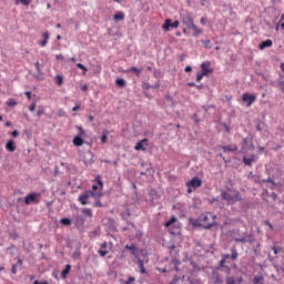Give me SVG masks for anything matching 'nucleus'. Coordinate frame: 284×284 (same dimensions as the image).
<instances>
[{
	"instance_id": "nucleus-1",
	"label": "nucleus",
	"mask_w": 284,
	"mask_h": 284,
	"mask_svg": "<svg viewBox=\"0 0 284 284\" xmlns=\"http://www.w3.org/2000/svg\"><path fill=\"white\" fill-rule=\"evenodd\" d=\"M229 272H230V267L215 268L211 273V277H210L211 283H213V284H225Z\"/></svg>"
},
{
	"instance_id": "nucleus-2",
	"label": "nucleus",
	"mask_w": 284,
	"mask_h": 284,
	"mask_svg": "<svg viewBox=\"0 0 284 284\" xmlns=\"http://www.w3.org/2000/svg\"><path fill=\"white\" fill-rule=\"evenodd\" d=\"M200 221L203 223L204 230H210L216 225V215L214 213L202 214Z\"/></svg>"
},
{
	"instance_id": "nucleus-3",
	"label": "nucleus",
	"mask_w": 284,
	"mask_h": 284,
	"mask_svg": "<svg viewBox=\"0 0 284 284\" xmlns=\"http://www.w3.org/2000/svg\"><path fill=\"white\" fill-rule=\"evenodd\" d=\"M91 196H92L93 199L99 200V199H101L102 193H101V192L85 191V192H83V193L79 196L78 201H79V203H81V205H88V199H91Z\"/></svg>"
},
{
	"instance_id": "nucleus-4",
	"label": "nucleus",
	"mask_w": 284,
	"mask_h": 284,
	"mask_svg": "<svg viewBox=\"0 0 284 284\" xmlns=\"http://www.w3.org/2000/svg\"><path fill=\"white\" fill-rule=\"evenodd\" d=\"M222 201H226L229 205H234V203H239V201H243L241 193H236L235 195H231L230 193L223 191L221 193Z\"/></svg>"
},
{
	"instance_id": "nucleus-5",
	"label": "nucleus",
	"mask_w": 284,
	"mask_h": 284,
	"mask_svg": "<svg viewBox=\"0 0 284 284\" xmlns=\"http://www.w3.org/2000/svg\"><path fill=\"white\" fill-rule=\"evenodd\" d=\"M203 185V181L197 176L193 178L190 182L186 183L187 194H192V189L196 190Z\"/></svg>"
},
{
	"instance_id": "nucleus-6",
	"label": "nucleus",
	"mask_w": 284,
	"mask_h": 284,
	"mask_svg": "<svg viewBox=\"0 0 284 284\" xmlns=\"http://www.w3.org/2000/svg\"><path fill=\"white\" fill-rule=\"evenodd\" d=\"M243 283V278L232 274V268L226 275L225 284H241Z\"/></svg>"
},
{
	"instance_id": "nucleus-7",
	"label": "nucleus",
	"mask_w": 284,
	"mask_h": 284,
	"mask_svg": "<svg viewBox=\"0 0 284 284\" xmlns=\"http://www.w3.org/2000/svg\"><path fill=\"white\" fill-rule=\"evenodd\" d=\"M242 101L243 103H246L247 108H252V103L256 101V94L255 93H243L242 94Z\"/></svg>"
},
{
	"instance_id": "nucleus-8",
	"label": "nucleus",
	"mask_w": 284,
	"mask_h": 284,
	"mask_svg": "<svg viewBox=\"0 0 284 284\" xmlns=\"http://www.w3.org/2000/svg\"><path fill=\"white\" fill-rule=\"evenodd\" d=\"M181 22L183 23V26H186V28H189V26H192V23H194V18L190 12H185L181 14Z\"/></svg>"
},
{
	"instance_id": "nucleus-9",
	"label": "nucleus",
	"mask_w": 284,
	"mask_h": 284,
	"mask_svg": "<svg viewBox=\"0 0 284 284\" xmlns=\"http://www.w3.org/2000/svg\"><path fill=\"white\" fill-rule=\"evenodd\" d=\"M179 20L172 22V19H166L164 21V24L162 26V29L164 30V32H170V28H179Z\"/></svg>"
},
{
	"instance_id": "nucleus-10",
	"label": "nucleus",
	"mask_w": 284,
	"mask_h": 284,
	"mask_svg": "<svg viewBox=\"0 0 284 284\" xmlns=\"http://www.w3.org/2000/svg\"><path fill=\"white\" fill-rule=\"evenodd\" d=\"M41 194L31 193L24 197V205H30V203H39V197Z\"/></svg>"
},
{
	"instance_id": "nucleus-11",
	"label": "nucleus",
	"mask_w": 284,
	"mask_h": 284,
	"mask_svg": "<svg viewBox=\"0 0 284 284\" xmlns=\"http://www.w3.org/2000/svg\"><path fill=\"white\" fill-rule=\"evenodd\" d=\"M110 244V245H109ZM104 242L101 244L100 250L98 251V254H100V256H108V254H110V251H108V245H109V250H112L113 244Z\"/></svg>"
},
{
	"instance_id": "nucleus-12",
	"label": "nucleus",
	"mask_w": 284,
	"mask_h": 284,
	"mask_svg": "<svg viewBox=\"0 0 284 284\" xmlns=\"http://www.w3.org/2000/svg\"><path fill=\"white\" fill-rule=\"evenodd\" d=\"M94 159V154H92V151H88L83 154L82 161L84 165L88 168L89 165H92Z\"/></svg>"
},
{
	"instance_id": "nucleus-13",
	"label": "nucleus",
	"mask_w": 284,
	"mask_h": 284,
	"mask_svg": "<svg viewBox=\"0 0 284 284\" xmlns=\"http://www.w3.org/2000/svg\"><path fill=\"white\" fill-rule=\"evenodd\" d=\"M211 62L210 61H206V62H203L201 64V72L204 74V77H207V74H212V72H214V69H212L211 67Z\"/></svg>"
},
{
	"instance_id": "nucleus-14",
	"label": "nucleus",
	"mask_w": 284,
	"mask_h": 284,
	"mask_svg": "<svg viewBox=\"0 0 284 284\" xmlns=\"http://www.w3.org/2000/svg\"><path fill=\"white\" fill-rule=\"evenodd\" d=\"M179 221L176 216H172L169 221L165 222V227L169 229L170 234H176V231L172 230V225Z\"/></svg>"
},
{
	"instance_id": "nucleus-15",
	"label": "nucleus",
	"mask_w": 284,
	"mask_h": 284,
	"mask_svg": "<svg viewBox=\"0 0 284 284\" xmlns=\"http://www.w3.org/2000/svg\"><path fill=\"white\" fill-rule=\"evenodd\" d=\"M145 145H148V139L140 140V141L135 144L134 150H135L136 152H140V150H141L142 152H145Z\"/></svg>"
},
{
	"instance_id": "nucleus-16",
	"label": "nucleus",
	"mask_w": 284,
	"mask_h": 284,
	"mask_svg": "<svg viewBox=\"0 0 284 284\" xmlns=\"http://www.w3.org/2000/svg\"><path fill=\"white\" fill-rule=\"evenodd\" d=\"M113 21L119 23V21H125V13L123 11H118L113 16Z\"/></svg>"
},
{
	"instance_id": "nucleus-17",
	"label": "nucleus",
	"mask_w": 284,
	"mask_h": 284,
	"mask_svg": "<svg viewBox=\"0 0 284 284\" xmlns=\"http://www.w3.org/2000/svg\"><path fill=\"white\" fill-rule=\"evenodd\" d=\"M189 30H193V37H199V34H203V30L200 29L194 22L187 27Z\"/></svg>"
},
{
	"instance_id": "nucleus-18",
	"label": "nucleus",
	"mask_w": 284,
	"mask_h": 284,
	"mask_svg": "<svg viewBox=\"0 0 284 284\" xmlns=\"http://www.w3.org/2000/svg\"><path fill=\"white\" fill-rule=\"evenodd\" d=\"M272 45H274V42L268 39V40L262 41V42L258 44V49H260V50H265V48H272Z\"/></svg>"
},
{
	"instance_id": "nucleus-19",
	"label": "nucleus",
	"mask_w": 284,
	"mask_h": 284,
	"mask_svg": "<svg viewBox=\"0 0 284 284\" xmlns=\"http://www.w3.org/2000/svg\"><path fill=\"white\" fill-rule=\"evenodd\" d=\"M256 159H257L256 155H251V158L244 156L243 163H244V165L252 168V163H254V161H256Z\"/></svg>"
},
{
	"instance_id": "nucleus-20",
	"label": "nucleus",
	"mask_w": 284,
	"mask_h": 284,
	"mask_svg": "<svg viewBox=\"0 0 284 284\" xmlns=\"http://www.w3.org/2000/svg\"><path fill=\"white\" fill-rule=\"evenodd\" d=\"M7 152H14L17 150V145H14V140H9L6 144Z\"/></svg>"
},
{
	"instance_id": "nucleus-21",
	"label": "nucleus",
	"mask_w": 284,
	"mask_h": 284,
	"mask_svg": "<svg viewBox=\"0 0 284 284\" xmlns=\"http://www.w3.org/2000/svg\"><path fill=\"white\" fill-rule=\"evenodd\" d=\"M189 223H191V225L193 227H203V223L201 222V217H199V220L196 219H190Z\"/></svg>"
},
{
	"instance_id": "nucleus-22",
	"label": "nucleus",
	"mask_w": 284,
	"mask_h": 284,
	"mask_svg": "<svg viewBox=\"0 0 284 284\" xmlns=\"http://www.w3.org/2000/svg\"><path fill=\"white\" fill-rule=\"evenodd\" d=\"M73 145H75V148H81V145H83V138L77 135L73 138Z\"/></svg>"
},
{
	"instance_id": "nucleus-23",
	"label": "nucleus",
	"mask_w": 284,
	"mask_h": 284,
	"mask_svg": "<svg viewBox=\"0 0 284 284\" xmlns=\"http://www.w3.org/2000/svg\"><path fill=\"white\" fill-rule=\"evenodd\" d=\"M223 152H236L239 148L236 145H225L222 146Z\"/></svg>"
},
{
	"instance_id": "nucleus-24",
	"label": "nucleus",
	"mask_w": 284,
	"mask_h": 284,
	"mask_svg": "<svg viewBox=\"0 0 284 284\" xmlns=\"http://www.w3.org/2000/svg\"><path fill=\"white\" fill-rule=\"evenodd\" d=\"M70 270H72V266L70 264H67L64 270L61 272V277L68 278V274H70Z\"/></svg>"
},
{
	"instance_id": "nucleus-25",
	"label": "nucleus",
	"mask_w": 284,
	"mask_h": 284,
	"mask_svg": "<svg viewBox=\"0 0 284 284\" xmlns=\"http://www.w3.org/2000/svg\"><path fill=\"white\" fill-rule=\"evenodd\" d=\"M136 265H139L140 272H141L142 274H148V271L145 270V266H144V264H143V260L139 258V260L136 261Z\"/></svg>"
},
{
	"instance_id": "nucleus-26",
	"label": "nucleus",
	"mask_w": 284,
	"mask_h": 284,
	"mask_svg": "<svg viewBox=\"0 0 284 284\" xmlns=\"http://www.w3.org/2000/svg\"><path fill=\"white\" fill-rule=\"evenodd\" d=\"M264 283H265V278L263 277V275L255 276L253 278V284H264Z\"/></svg>"
},
{
	"instance_id": "nucleus-27",
	"label": "nucleus",
	"mask_w": 284,
	"mask_h": 284,
	"mask_svg": "<svg viewBox=\"0 0 284 284\" xmlns=\"http://www.w3.org/2000/svg\"><path fill=\"white\" fill-rule=\"evenodd\" d=\"M16 6H30L32 3V0H14Z\"/></svg>"
},
{
	"instance_id": "nucleus-28",
	"label": "nucleus",
	"mask_w": 284,
	"mask_h": 284,
	"mask_svg": "<svg viewBox=\"0 0 284 284\" xmlns=\"http://www.w3.org/2000/svg\"><path fill=\"white\" fill-rule=\"evenodd\" d=\"M125 250H130L131 254H133V256L136 254V245L134 244H126L125 246Z\"/></svg>"
},
{
	"instance_id": "nucleus-29",
	"label": "nucleus",
	"mask_w": 284,
	"mask_h": 284,
	"mask_svg": "<svg viewBox=\"0 0 284 284\" xmlns=\"http://www.w3.org/2000/svg\"><path fill=\"white\" fill-rule=\"evenodd\" d=\"M128 72H133L134 74H136L138 77H141V69H138L135 67H131Z\"/></svg>"
},
{
	"instance_id": "nucleus-30",
	"label": "nucleus",
	"mask_w": 284,
	"mask_h": 284,
	"mask_svg": "<svg viewBox=\"0 0 284 284\" xmlns=\"http://www.w3.org/2000/svg\"><path fill=\"white\" fill-rule=\"evenodd\" d=\"M82 214L84 216H89V219H92V209H83Z\"/></svg>"
},
{
	"instance_id": "nucleus-31",
	"label": "nucleus",
	"mask_w": 284,
	"mask_h": 284,
	"mask_svg": "<svg viewBox=\"0 0 284 284\" xmlns=\"http://www.w3.org/2000/svg\"><path fill=\"white\" fill-rule=\"evenodd\" d=\"M61 225H72V220L63 217L60 220Z\"/></svg>"
},
{
	"instance_id": "nucleus-32",
	"label": "nucleus",
	"mask_w": 284,
	"mask_h": 284,
	"mask_svg": "<svg viewBox=\"0 0 284 284\" xmlns=\"http://www.w3.org/2000/svg\"><path fill=\"white\" fill-rule=\"evenodd\" d=\"M108 134H110V131L104 130L103 135L101 136V143H106L108 142Z\"/></svg>"
},
{
	"instance_id": "nucleus-33",
	"label": "nucleus",
	"mask_w": 284,
	"mask_h": 284,
	"mask_svg": "<svg viewBox=\"0 0 284 284\" xmlns=\"http://www.w3.org/2000/svg\"><path fill=\"white\" fill-rule=\"evenodd\" d=\"M115 84L118 85V88H125V80L118 79L115 80Z\"/></svg>"
},
{
	"instance_id": "nucleus-34",
	"label": "nucleus",
	"mask_w": 284,
	"mask_h": 284,
	"mask_svg": "<svg viewBox=\"0 0 284 284\" xmlns=\"http://www.w3.org/2000/svg\"><path fill=\"white\" fill-rule=\"evenodd\" d=\"M7 105H8L9 108H14V105H17V100H14V99H9V100L7 101Z\"/></svg>"
},
{
	"instance_id": "nucleus-35",
	"label": "nucleus",
	"mask_w": 284,
	"mask_h": 284,
	"mask_svg": "<svg viewBox=\"0 0 284 284\" xmlns=\"http://www.w3.org/2000/svg\"><path fill=\"white\" fill-rule=\"evenodd\" d=\"M77 130L79 132L78 136H85V130H83V126H77Z\"/></svg>"
},
{
	"instance_id": "nucleus-36",
	"label": "nucleus",
	"mask_w": 284,
	"mask_h": 284,
	"mask_svg": "<svg viewBox=\"0 0 284 284\" xmlns=\"http://www.w3.org/2000/svg\"><path fill=\"white\" fill-rule=\"evenodd\" d=\"M231 258L232 261H236V258H239V253L236 252V248L232 250Z\"/></svg>"
},
{
	"instance_id": "nucleus-37",
	"label": "nucleus",
	"mask_w": 284,
	"mask_h": 284,
	"mask_svg": "<svg viewBox=\"0 0 284 284\" xmlns=\"http://www.w3.org/2000/svg\"><path fill=\"white\" fill-rule=\"evenodd\" d=\"M225 262L226 260L222 257L220 261V267H217V270H226L227 266H225Z\"/></svg>"
},
{
	"instance_id": "nucleus-38",
	"label": "nucleus",
	"mask_w": 284,
	"mask_h": 284,
	"mask_svg": "<svg viewBox=\"0 0 284 284\" xmlns=\"http://www.w3.org/2000/svg\"><path fill=\"white\" fill-rule=\"evenodd\" d=\"M77 68H79L80 70H84L83 74L88 73V68L85 65H83L82 63H78Z\"/></svg>"
},
{
	"instance_id": "nucleus-39",
	"label": "nucleus",
	"mask_w": 284,
	"mask_h": 284,
	"mask_svg": "<svg viewBox=\"0 0 284 284\" xmlns=\"http://www.w3.org/2000/svg\"><path fill=\"white\" fill-rule=\"evenodd\" d=\"M77 68H79L80 70H84L83 74L88 73V68L85 65H83L82 63H78Z\"/></svg>"
},
{
	"instance_id": "nucleus-40",
	"label": "nucleus",
	"mask_w": 284,
	"mask_h": 284,
	"mask_svg": "<svg viewBox=\"0 0 284 284\" xmlns=\"http://www.w3.org/2000/svg\"><path fill=\"white\" fill-rule=\"evenodd\" d=\"M55 81H57L58 85H63V77L57 75Z\"/></svg>"
},
{
	"instance_id": "nucleus-41",
	"label": "nucleus",
	"mask_w": 284,
	"mask_h": 284,
	"mask_svg": "<svg viewBox=\"0 0 284 284\" xmlns=\"http://www.w3.org/2000/svg\"><path fill=\"white\" fill-rule=\"evenodd\" d=\"M203 77H205V74H203L202 72H197L196 73V81H197V83L203 81Z\"/></svg>"
},
{
	"instance_id": "nucleus-42",
	"label": "nucleus",
	"mask_w": 284,
	"mask_h": 284,
	"mask_svg": "<svg viewBox=\"0 0 284 284\" xmlns=\"http://www.w3.org/2000/svg\"><path fill=\"white\" fill-rule=\"evenodd\" d=\"M81 110V103L77 102L75 105L72 108V112H79Z\"/></svg>"
},
{
	"instance_id": "nucleus-43",
	"label": "nucleus",
	"mask_w": 284,
	"mask_h": 284,
	"mask_svg": "<svg viewBox=\"0 0 284 284\" xmlns=\"http://www.w3.org/2000/svg\"><path fill=\"white\" fill-rule=\"evenodd\" d=\"M42 37H43V40H44V41H49V39H50V33H49L48 31H45V32L42 33Z\"/></svg>"
},
{
	"instance_id": "nucleus-44",
	"label": "nucleus",
	"mask_w": 284,
	"mask_h": 284,
	"mask_svg": "<svg viewBox=\"0 0 284 284\" xmlns=\"http://www.w3.org/2000/svg\"><path fill=\"white\" fill-rule=\"evenodd\" d=\"M235 242L236 243H247V239H245V237H242V239L236 237Z\"/></svg>"
},
{
	"instance_id": "nucleus-45",
	"label": "nucleus",
	"mask_w": 284,
	"mask_h": 284,
	"mask_svg": "<svg viewBox=\"0 0 284 284\" xmlns=\"http://www.w3.org/2000/svg\"><path fill=\"white\" fill-rule=\"evenodd\" d=\"M136 281V278H134L133 276H130L129 280L126 282H124V284H132Z\"/></svg>"
},
{
	"instance_id": "nucleus-46",
	"label": "nucleus",
	"mask_w": 284,
	"mask_h": 284,
	"mask_svg": "<svg viewBox=\"0 0 284 284\" xmlns=\"http://www.w3.org/2000/svg\"><path fill=\"white\" fill-rule=\"evenodd\" d=\"M39 45H40L41 48H45V47L48 45V40H42V41H40V42H39Z\"/></svg>"
},
{
	"instance_id": "nucleus-47",
	"label": "nucleus",
	"mask_w": 284,
	"mask_h": 284,
	"mask_svg": "<svg viewBox=\"0 0 284 284\" xmlns=\"http://www.w3.org/2000/svg\"><path fill=\"white\" fill-rule=\"evenodd\" d=\"M202 43H203V45H204L205 48H210V44L212 43V41H210V40H203Z\"/></svg>"
},
{
	"instance_id": "nucleus-48",
	"label": "nucleus",
	"mask_w": 284,
	"mask_h": 284,
	"mask_svg": "<svg viewBox=\"0 0 284 284\" xmlns=\"http://www.w3.org/2000/svg\"><path fill=\"white\" fill-rule=\"evenodd\" d=\"M262 183H271L272 185H275L274 180L272 179L262 180Z\"/></svg>"
},
{
	"instance_id": "nucleus-49",
	"label": "nucleus",
	"mask_w": 284,
	"mask_h": 284,
	"mask_svg": "<svg viewBox=\"0 0 284 284\" xmlns=\"http://www.w3.org/2000/svg\"><path fill=\"white\" fill-rule=\"evenodd\" d=\"M29 110L30 112H34V110H37V103H32L30 106H29Z\"/></svg>"
},
{
	"instance_id": "nucleus-50",
	"label": "nucleus",
	"mask_w": 284,
	"mask_h": 284,
	"mask_svg": "<svg viewBox=\"0 0 284 284\" xmlns=\"http://www.w3.org/2000/svg\"><path fill=\"white\" fill-rule=\"evenodd\" d=\"M91 192H101V193H102L101 189L99 190V186H98V185H93ZM102 194H103V193H102Z\"/></svg>"
},
{
	"instance_id": "nucleus-51",
	"label": "nucleus",
	"mask_w": 284,
	"mask_h": 284,
	"mask_svg": "<svg viewBox=\"0 0 284 284\" xmlns=\"http://www.w3.org/2000/svg\"><path fill=\"white\" fill-rule=\"evenodd\" d=\"M94 207H103V204L101 203V201L97 200L94 203Z\"/></svg>"
},
{
	"instance_id": "nucleus-52",
	"label": "nucleus",
	"mask_w": 284,
	"mask_h": 284,
	"mask_svg": "<svg viewBox=\"0 0 284 284\" xmlns=\"http://www.w3.org/2000/svg\"><path fill=\"white\" fill-rule=\"evenodd\" d=\"M265 225H267V227H270V230H274V225H272V223H270V221H265Z\"/></svg>"
},
{
	"instance_id": "nucleus-53",
	"label": "nucleus",
	"mask_w": 284,
	"mask_h": 284,
	"mask_svg": "<svg viewBox=\"0 0 284 284\" xmlns=\"http://www.w3.org/2000/svg\"><path fill=\"white\" fill-rule=\"evenodd\" d=\"M12 274H17V264H13L11 267Z\"/></svg>"
},
{
	"instance_id": "nucleus-54",
	"label": "nucleus",
	"mask_w": 284,
	"mask_h": 284,
	"mask_svg": "<svg viewBox=\"0 0 284 284\" xmlns=\"http://www.w3.org/2000/svg\"><path fill=\"white\" fill-rule=\"evenodd\" d=\"M55 59H57V61H63V54H58V55H55Z\"/></svg>"
},
{
	"instance_id": "nucleus-55",
	"label": "nucleus",
	"mask_w": 284,
	"mask_h": 284,
	"mask_svg": "<svg viewBox=\"0 0 284 284\" xmlns=\"http://www.w3.org/2000/svg\"><path fill=\"white\" fill-rule=\"evenodd\" d=\"M95 181L99 183L100 187H103V182L101 181V178H97Z\"/></svg>"
},
{
	"instance_id": "nucleus-56",
	"label": "nucleus",
	"mask_w": 284,
	"mask_h": 284,
	"mask_svg": "<svg viewBox=\"0 0 284 284\" xmlns=\"http://www.w3.org/2000/svg\"><path fill=\"white\" fill-rule=\"evenodd\" d=\"M200 22L202 26H205V23H207V18H201Z\"/></svg>"
},
{
	"instance_id": "nucleus-57",
	"label": "nucleus",
	"mask_w": 284,
	"mask_h": 284,
	"mask_svg": "<svg viewBox=\"0 0 284 284\" xmlns=\"http://www.w3.org/2000/svg\"><path fill=\"white\" fill-rule=\"evenodd\" d=\"M24 94H26V97H27L29 100L32 99V92L27 91Z\"/></svg>"
},
{
	"instance_id": "nucleus-58",
	"label": "nucleus",
	"mask_w": 284,
	"mask_h": 284,
	"mask_svg": "<svg viewBox=\"0 0 284 284\" xmlns=\"http://www.w3.org/2000/svg\"><path fill=\"white\" fill-rule=\"evenodd\" d=\"M11 136H14V138L19 136V132L17 130L12 131Z\"/></svg>"
},
{
	"instance_id": "nucleus-59",
	"label": "nucleus",
	"mask_w": 284,
	"mask_h": 284,
	"mask_svg": "<svg viewBox=\"0 0 284 284\" xmlns=\"http://www.w3.org/2000/svg\"><path fill=\"white\" fill-rule=\"evenodd\" d=\"M36 70H37L38 72H41V67H40V63H39V62H36Z\"/></svg>"
},
{
	"instance_id": "nucleus-60",
	"label": "nucleus",
	"mask_w": 284,
	"mask_h": 284,
	"mask_svg": "<svg viewBox=\"0 0 284 284\" xmlns=\"http://www.w3.org/2000/svg\"><path fill=\"white\" fill-rule=\"evenodd\" d=\"M184 72H192V67L186 65L185 69H184Z\"/></svg>"
},
{
	"instance_id": "nucleus-61",
	"label": "nucleus",
	"mask_w": 284,
	"mask_h": 284,
	"mask_svg": "<svg viewBox=\"0 0 284 284\" xmlns=\"http://www.w3.org/2000/svg\"><path fill=\"white\" fill-rule=\"evenodd\" d=\"M222 258H224V260L227 261V258H232V255H230V254H224V255H222Z\"/></svg>"
},
{
	"instance_id": "nucleus-62",
	"label": "nucleus",
	"mask_w": 284,
	"mask_h": 284,
	"mask_svg": "<svg viewBox=\"0 0 284 284\" xmlns=\"http://www.w3.org/2000/svg\"><path fill=\"white\" fill-rule=\"evenodd\" d=\"M88 121L92 123V121H94V115H88Z\"/></svg>"
},
{
	"instance_id": "nucleus-63",
	"label": "nucleus",
	"mask_w": 284,
	"mask_h": 284,
	"mask_svg": "<svg viewBox=\"0 0 284 284\" xmlns=\"http://www.w3.org/2000/svg\"><path fill=\"white\" fill-rule=\"evenodd\" d=\"M278 85H280L282 92H284V82H280Z\"/></svg>"
},
{
	"instance_id": "nucleus-64",
	"label": "nucleus",
	"mask_w": 284,
	"mask_h": 284,
	"mask_svg": "<svg viewBox=\"0 0 284 284\" xmlns=\"http://www.w3.org/2000/svg\"><path fill=\"white\" fill-rule=\"evenodd\" d=\"M33 284H48V282H39V281H34Z\"/></svg>"
}]
</instances>
